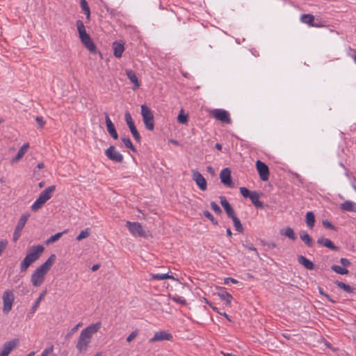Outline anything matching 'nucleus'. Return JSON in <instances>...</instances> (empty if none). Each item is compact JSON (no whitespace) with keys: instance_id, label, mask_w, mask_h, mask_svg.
Masks as SVG:
<instances>
[{"instance_id":"f257e3e1","label":"nucleus","mask_w":356,"mask_h":356,"mask_svg":"<svg viewBox=\"0 0 356 356\" xmlns=\"http://www.w3.org/2000/svg\"><path fill=\"white\" fill-rule=\"evenodd\" d=\"M102 323L97 322L92 323L81 330L76 343V348L79 353H85L91 342L92 338L101 328Z\"/></svg>"},{"instance_id":"f03ea898","label":"nucleus","mask_w":356,"mask_h":356,"mask_svg":"<svg viewBox=\"0 0 356 356\" xmlns=\"http://www.w3.org/2000/svg\"><path fill=\"white\" fill-rule=\"evenodd\" d=\"M56 257L52 254L47 260L38 267L31 275V282L34 286H40L44 281L45 275L55 262Z\"/></svg>"},{"instance_id":"7ed1b4c3","label":"nucleus","mask_w":356,"mask_h":356,"mask_svg":"<svg viewBox=\"0 0 356 356\" xmlns=\"http://www.w3.org/2000/svg\"><path fill=\"white\" fill-rule=\"evenodd\" d=\"M44 248L41 245H38L31 247L25 258L21 262L20 270L22 272H25L27 268L35 261H37L43 253Z\"/></svg>"},{"instance_id":"20e7f679","label":"nucleus","mask_w":356,"mask_h":356,"mask_svg":"<svg viewBox=\"0 0 356 356\" xmlns=\"http://www.w3.org/2000/svg\"><path fill=\"white\" fill-rule=\"evenodd\" d=\"M76 27L79 34V38L84 47L91 53L95 54L97 48L90 35L87 33L85 26L82 21H76Z\"/></svg>"},{"instance_id":"39448f33","label":"nucleus","mask_w":356,"mask_h":356,"mask_svg":"<svg viewBox=\"0 0 356 356\" xmlns=\"http://www.w3.org/2000/svg\"><path fill=\"white\" fill-rule=\"evenodd\" d=\"M56 190L54 185L50 186L45 188L41 193L36 200L31 205V210L36 211L40 209L47 201H48L52 196L53 193Z\"/></svg>"},{"instance_id":"423d86ee","label":"nucleus","mask_w":356,"mask_h":356,"mask_svg":"<svg viewBox=\"0 0 356 356\" xmlns=\"http://www.w3.org/2000/svg\"><path fill=\"white\" fill-rule=\"evenodd\" d=\"M141 115L145 128L149 131H153L154 129V115L151 109L145 104L141 106Z\"/></svg>"},{"instance_id":"0eeeda50","label":"nucleus","mask_w":356,"mask_h":356,"mask_svg":"<svg viewBox=\"0 0 356 356\" xmlns=\"http://www.w3.org/2000/svg\"><path fill=\"white\" fill-rule=\"evenodd\" d=\"M3 312L4 314H8L12 309L13 304L14 302V293L10 290H7L3 293Z\"/></svg>"},{"instance_id":"6e6552de","label":"nucleus","mask_w":356,"mask_h":356,"mask_svg":"<svg viewBox=\"0 0 356 356\" xmlns=\"http://www.w3.org/2000/svg\"><path fill=\"white\" fill-rule=\"evenodd\" d=\"M211 115L222 123L231 124L232 120L228 111L222 108H216L210 112Z\"/></svg>"},{"instance_id":"1a4fd4ad","label":"nucleus","mask_w":356,"mask_h":356,"mask_svg":"<svg viewBox=\"0 0 356 356\" xmlns=\"http://www.w3.org/2000/svg\"><path fill=\"white\" fill-rule=\"evenodd\" d=\"M126 226L134 236L145 237L146 234L140 223L138 222L127 221Z\"/></svg>"},{"instance_id":"9d476101","label":"nucleus","mask_w":356,"mask_h":356,"mask_svg":"<svg viewBox=\"0 0 356 356\" xmlns=\"http://www.w3.org/2000/svg\"><path fill=\"white\" fill-rule=\"evenodd\" d=\"M29 217V214H23L19 219L13 233V241L15 242H16L21 236L22 231Z\"/></svg>"},{"instance_id":"9b49d317","label":"nucleus","mask_w":356,"mask_h":356,"mask_svg":"<svg viewBox=\"0 0 356 356\" xmlns=\"http://www.w3.org/2000/svg\"><path fill=\"white\" fill-rule=\"evenodd\" d=\"M173 339V337L172 334L168 330H160L159 332H156L154 334V337L149 339L150 343H154L156 341H171Z\"/></svg>"},{"instance_id":"f8f14e48","label":"nucleus","mask_w":356,"mask_h":356,"mask_svg":"<svg viewBox=\"0 0 356 356\" xmlns=\"http://www.w3.org/2000/svg\"><path fill=\"white\" fill-rule=\"evenodd\" d=\"M256 168L262 181H267L269 179V168L266 163L258 160L256 161Z\"/></svg>"},{"instance_id":"ddd939ff","label":"nucleus","mask_w":356,"mask_h":356,"mask_svg":"<svg viewBox=\"0 0 356 356\" xmlns=\"http://www.w3.org/2000/svg\"><path fill=\"white\" fill-rule=\"evenodd\" d=\"M105 154L108 159L118 163H122L123 161L124 157L122 154L118 152L115 149V147L113 145L110 146L107 149H106Z\"/></svg>"},{"instance_id":"4468645a","label":"nucleus","mask_w":356,"mask_h":356,"mask_svg":"<svg viewBox=\"0 0 356 356\" xmlns=\"http://www.w3.org/2000/svg\"><path fill=\"white\" fill-rule=\"evenodd\" d=\"M19 344V339H15L6 342L1 350L0 351V356H8V355L15 349Z\"/></svg>"},{"instance_id":"2eb2a0df","label":"nucleus","mask_w":356,"mask_h":356,"mask_svg":"<svg viewBox=\"0 0 356 356\" xmlns=\"http://www.w3.org/2000/svg\"><path fill=\"white\" fill-rule=\"evenodd\" d=\"M192 177L193 181L196 183L197 186L200 190L204 191L207 188L206 179L202 174L197 171H193Z\"/></svg>"},{"instance_id":"dca6fc26","label":"nucleus","mask_w":356,"mask_h":356,"mask_svg":"<svg viewBox=\"0 0 356 356\" xmlns=\"http://www.w3.org/2000/svg\"><path fill=\"white\" fill-rule=\"evenodd\" d=\"M221 182L229 187H232V181L231 179V171L226 168L221 170L220 174Z\"/></svg>"},{"instance_id":"f3484780","label":"nucleus","mask_w":356,"mask_h":356,"mask_svg":"<svg viewBox=\"0 0 356 356\" xmlns=\"http://www.w3.org/2000/svg\"><path fill=\"white\" fill-rule=\"evenodd\" d=\"M105 121L107 127V131L109 133V134L113 137V139H118V134L116 131L115 127L107 113L105 114Z\"/></svg>"},{"instance_id":"a211bd4d","label":"nucleus","mask_w":356,"mask_h":356,"mask_svg":"<svg viewBox=\"0 0 356 356\" xmlns=\"http://www.w3.org/2000/svg\"><path fill=\"white\" fill-rule=\"evenodd\" d=\"M220 204L222 207L224 208L227 216L229 218L234 217L235 216L234 210L232 209L229 203L227 202V199L224 196L220 197Z\"/></svg>"},{"instance_id":"6ab92c4d","label":"nucleus","mask_w":356,"mask_h":356,"mask_svg":"<svg viewBox=\"0 0 356 356\" xmlns=\"http://www.w3.org/2000/svg\"><path fill=\"white\" fill-rule=\"evenodd\" d=\"M317 243L321 245L325 246L327 248H330L332 250H338V247L334 245L332 241L328 238L320 237L317 240Z\"/></svg>"},{"instance_id":"aec40b11","label":"nucleus","mask_w":356,"mask_h":356,"mask_svg":"<svg viewBox=\"0 0 356 356\" xmlns=\"http://www.w3.org/2000/svg\"><path fill=\"white\" fill-rule=\"evenodd\" d=\"M126 74L128 77V79H129V81L134 83V89H136V88H138L139 86H140V83H139V81L136 75V74L134 73V72L132 70H126Z\"/></svg>"},{"instance_id":"412c9836","label":"nucleus","mask_w":356,"mask_h":356,"mask_svg":"<svg viewBox=\"0 0 356 356\" xmlns=\"http://www.w3.org/2000/svg\"><path fill=\"white\" fill-rule=\"evenodd\" d=\"M252 203L257 207V208H263L264 204L262 202L259 200V195L256 191H252V194L249 197Z\"/></svg>"},{"instance_id":"4be33fe9","label":"nucleus","mask_w":356,"mask_h":356,"mask_svg":"<svg viewBox=\"0 0 356 356\" xmlns=\"http://www.w3.org/2000/svg\"><path fill=\"white\" fill-rule=\"evenodd\" d=\"M298 261L308 270H312L314 268V265L313 262L302 255L298 257Z\"/></svg>"},{"instance_id":"5701e85b","label":"nucleus","mask_w":356,"mask_h":356,"mask_svg":"<svg viewBox=\"0 0 356 356\" xmlns=\"http://www.w3.org/2000/svg\"><path fill=\"white\" fill-rule=\"evenodd\" d=\"M340 208L343 211L356 212V204L350 200H346L343 202L341 204Z\"/></svg>"},{"instance_id":"b1692460","label":"nucleus","mask_w":356,"mask_h":356,"mask_svg":"<svg viewBox=\"0 0 356 356\" xmlns=\"http://www.w3.org/2000/svg\"><path fill=\"white\" fill-rule=\"evenodd\" d=\"M113 54L116 58H120L124 52V47L122 43L115 42L113 44Z\"/></svg>"},{"instance_id":"393cba45","label":"nucleus","mask_w":356,"mask_h":356,"mask_svg":"<svg viewBox=\"0 0 356 356\" xmlns=\"http://www.w3.org/2000/svg\"><path fill=\"white\" fill-rule=\"evenodd\" d=\"M29 147V143L24 144L20 149L18 150L15 157L13 159V161L17 162L20 160L27 152Z\"/></svg>"},{"instance_id":"a878e982","label":"nucleus","mask_w":356,"mask_h":356,"mask_svg":"<svg viewBox=\"0 0 356 356\" xmlns=\"http://www.w3.org/2000/svg\"><path fill=\"white\" fill-rule=\"evenodd\" d=\"M300 237L301 240L308 246L312 247L313 245V240L312 237L305 231L300 233Z\"/></svg>"},{"instance_id":"bb28decb","label":"nucleus","mask_w":356,"mask_h":356,"mask_svg":"<svg viewBox=\"0 0 356 356\" xmlns=\"http://www.w3.org/2000/svg\"><path fill=\"white\" fill-rule=\"evenodd\" d=\"M218 296L222 300L226 302L227 305H229L233 299L232 295L227 291H222L218 293Z\"/></svg>"},{"instance_id":"cd10ccee","label":"nucleus","mask_w":356,"mask_h":356,"mask_svg":"<svg viewBox=\"0 0 356 356\" xmlns=\"http://www.w3.org/2000/svg\"><path fill=\"white\" fill-rule=\"evenodd\" d=\"M300 21L304 24H307L309 26H312L314 21V17L312 14H303L300 17Z\"/></svg>"},{"instance_id":"c85d7f7f","label":"nucleus","mask_w":356,"mask_h":356,"mask_svg":"<svg viewBox=\"0 0 356 356\" xmlns=\"http://www.w3.org/2000/svg\"><path fill=\"white\" fill-rule=\"evenodd\" d=\"M306 223L309 228H313L315 224V216L312 211L306 213Z\"/></svg>"},{"instance_id":"c756f323","label":"nucleus","mask_w":356,"mask_h":356,"mask_svg":"<svg viewBox=\"0 0 356 356\" xmlns=\"http://www.w3.org/2000/svg\"><path fill=\"white\" fill-rule=\"evenodd\" d=\"M151 279L152 280H164L167 279H172V275H169L168 273H163V274H151Z\"/></svg>"},{"instance_id":"7c9ffc66","label":"nucleus","mask_w":356,"mask_h":356,"mask_svg":"<svg viewBox=\"0 0 356 356\" xmlns=\"http://www.w3.org/2000/svg\"><path fill=\"white\" fill-rule=\"evenodd\" d=\"M280 234L286 236L293 241L296 238V236L293 232V229L291 227H286L284 230H281Z\"/></svg>"},{"instance_id":"2f4dec72","label":"nucleus","mask_w":356,"mask_h":356,"mask_svg":"<svg viewBox=\"0 0 356 356\" xmlns=\"http://www.w3.org/2000/svg\"><path fill=\"white\" fill-rule=\"evenodd\" d=\"M67 232V230L65 229L64 230L63 232H58L53 236H51V237H49L47 241H46V244L47 245H49L51 243H53L56 241H57L62 236L63 234H65Z\"/></svg>"},{"instance_id":"473e14b6","label":"nucleus","mask_w":356,"mask_h":356,"mask_svg":"<svg viewBox=\"0 0 356 356\" xmlns=\"http://www.w3.org/2000/svg\"><path fill=\"white\" fill-rule=\"evenodd\" d=\"M334 284L339 287L340 289H343L346 292L348 293H352L353 292L354 289L351 287L350 285H348L340 281H335Z\"/></svg>"},{"instance_id":"72a5a7b5","label":"nucleus","mask_w":356,"mask_h":356,"mask_svg":"<svg viewBox=\"0 0 356 356\" xmlns=\"http://www.w3.org/2000/svg\"><path fill=\"white\" fill-rule=\"evenodd\" d=\"M80 6L83 13L86 15L87 19H89L90 15V10L87 1L80 0Z\"/></svg>"},{"instance_id":"f704fd0d","label":"nucleus","mask_w":356,"mask_h":356,"mask_svg":"<svg viewBox=\"0 0 356 356\" xmlns=\"http://www.w3.org/2000/svg\"><path fill=\"white\" fill-rule=\"evenodd\" d=\"M47 293V290H44L42 293H40L35 302L32 307V313H35L38 307H39L40 302L44 299L45 295Z\"/></svg>"},{"instance_id":"c9c22d12","label":"nucleus","mask_w":356,"mask_h":356,"mask_svg":"<svg viewBox=\"0 0 356 356\" xmlns=\"http://www.w3.org/2000/svg\"><path fill=\"white\" fill-rule=\"evenodd\" d=\"M231 218L233 220L236 230L239 233H242L243 232V228L240 220L236 216V215L234 216V217H232Z\"/></svg>"},{"instance_id":"e433bc0d","label":"nucleus","mask_w":356,"mask_h":356,"mask_svg":"<svg viewBox=\"0 0 356 356\" xmlns=\"http://www.w3.org/2000/svg\"><path fill=\"white\" fill-rule=\"evenodd\" d=\"M331 269L334 272H335L339 275H347L348 273V270L346 268H342L337 265H332L331 266Z\"/></svg>"},{"instance_id":"4c0bfd02","label":"nucleus","mask_w":356,"mask_h":356,"mask_svg":"<svg viewBox=\"0 0 356 356\" xmlns=\"http://www.w3.org/2000/svg\"><path fill=\"white\" fill-rule=\"evenodd\" d=\"M90 229L89 228H86L83 230H82L80 234L76 236V239L78 241H81L82 239L86 238L90 236Z\"/></svg>"},{"instance_id":"58836bf2","label":"nucleus","mask_w":356,"mask_h":356,"mask_svg":"<svg viewBox=\"0 0 356 356\" xmlns=\"http://www.w3.org/2000/svg\"><path fill=\"white\" fill-rule=\"evenodd\" d=\"M121 139L126 147L130 149L134 152H136V148L134 147L131 140L129 138L122 137Z\"/></svg>"},{"instance_id":"ea45409f","label":"nucleus","mask_w":356,"mask_h":356,"mask_svg":"<svg viewBox=\"0 0 356 356\" xmlns=\"http://www.w3.org/2000/svg\"><path fill=\"white\" fill-rule=\"evenodd\" d=\"M177 121L179 123L185 124L188 122V115L184 113V111L181 109L177 116Z\"/></svg>"},{"instance_id":"a19ab883","label":"nucleus","mask_w":356,"mask_h":356,"mask_svg":"<svg viewBox=\"0 0 356 356\" xmlns=\"http://www.w3.org/2000/svg\"><path fill=\"white\" fill-rule=\"evenodd\" d=\"M170 298L171 300H172L174 302L179 303L182 305H186V300L183 297L179 296L178 295H175V296L170 295Z\"/></svg>"},{"instance_id":"79ce46f5","label":"nucleus","mask_w":356,"mask_h":356,"mask_svg":"<svg viewBox=\"0 0 356 356\" xmlns=\"http://www.w3.org/2000/svg\"><path fill=\"white\" fill-rule=\"evenodd\" d=\"M129 129H130V131H131L133 137L134 138V139L137 142L140 143L141 140V138H140V136L136 126H133L132 127H130Z\"/></svg>"},{"instance_id":"37998d69","label":"nucleus","mask_w":356,"mask_h":356,"mask_svg":"<svg viewBox=\"0 0 356 356\" xmlns=\"http://www.w3.org/2000/svg\"><path fill=\"white\" fill-rule=\"evenodd\" d=\"M124 118H125V121H126L127 124L128 125L129 128L132 127L133 126H135L134 121L132 120L131 115L129 112H128V111L125 112Z\"/></svg>"},{"instance_id":"c03bdc74","label":"nucleus","mask_w":356,"mask_h":356,"mask_svg":"<svg viewBox=\"0 0 356 356\" xmlns=\"http://www.w3.org/2000/svg\"><path fill=\"white\" fill-rule=\"evenodd\" d=\"M204 216L209 219L213 225H218V221L213 218V215L208 211H204Z\"/></svg>"},{"instance_id":"a18cd8bd","label":"nucleus","mask_w":356,"mask_h":356,"mask_svg":"<svg viewBox=\"0 0 356 356\" xmlns=\"http://www.w3.org/2000/svg\"><path fill=\"white\" fill-rule=\"evenodd\" d=\"M240 192L241 194L244 197H249L250 195L252 194V191H250L247 188L245 187H241L240 188Z\"/></svg>"},{"instance_id":"49530a36","label":"nucleus","mask_w":356,"mask_h":356,"mask_svg":"<svg viewBox=\"0 0 356 356\" xmlns=\"http://www.w3.org/2000/svg\"><path fill=\"white\" fill-rule=\"evenodd\" d=\"M53 352L54 346H51L50 347L44 349L40 356H49V355H52Z\"/></svg>"},{"instance_id":"de8ad7c7","label":"nucleus","mask_w":356,"mask_h":356,"mask_svg":"<svg viewBox=\"0 0 356 356\" xmlns=\"http://www.w3.org/2000/svg\"><path fill=\"white\" fill-rule=\"evenodd\" d=\"M211 207L217 214H220L222 212L220 207L215 202H211Z\"/></svg>"},{"instance_id":"09e8293b","label":"nucleus","mask_w":356,"mask_h":356,"mask_svg":"<svg viewBox=\"0 0 356 356\" xmlns=\"http://www.w3.org/2000/svg\"><path fill=\"white\" fill-rule=\"evenodd\" d=\"M138 334V330L133 331L127 337V341L130 343L132 341Z\"/></svg>"},{"instance_id":"8fccbe9b","label":"nucleus","mask_w":356,"mask_h":356,"mask_svg":"<svg viewBox=\"0 0 356 356\" xmlns=\"http://www.w3.org/2000/svg\"><path fill=\"white\" fill-rule=\"evenodd\" d=\"M322 224L325 228L330 229L332 230L336 229L335 227L327 220H323Z\"/></svg>"},{"instance_id":"3c124183","label":"nucleus","mask_w":356,"mask_h":356,"mask_svg":"<svg viewBox=\"0 0 356 356\" xmlns=\"http://www.w3.org/2000/svg\"><path fill=\"white\" fill-rule=\"evenodd\" d=\"M35 120L38 124V128H42L43 126L45 124V121L41 116H37Z\"/></svg>"},{"instance_id":"603ef678","label":"nucleus","mask_w":356,"mask_h":356,"mask_svg":"<svg viewBox=\"0 0 356 356\" xmlns=\"http://www.w3.org/2000/svg\"><path fill=\"white\" fill-rule=\"evenodd\" d=\"M8 245V241L6 240L0 241V256L3 253V250L6 249Z\"/></svg>"},{"instance_id":"864d4df0","label":"nucleus","mask_w":356,"mask_h":356,"mask_svg":"<svg viewBox=\"0 0 356 356\" xmlns=\"http://www.w3.org/2000/svg\"><path fill=\"white\" fill-rule=\"evenodd\" d=\"M243 246L248 250L254 252L256 256L259 257V253L257 252V249L252 245H244L243 244Z\"/></svg>"},{"instance_id":"5fc2aeb1","label":"nucleus","mask_w":356,"mask_h":356,"mask_svg":"<svg viewBox=\"0 0 356 356\" xmlns=\"http://www.w3.org/2000/svg\"><path fill=\"white\" fill-rule=\"evenodd\" d=\"M340 263L343 266H349L350 265V261L346 258H341Z\"/></svg>"},{"instance_id":"6e6d98bb","label":"nucleus","mask_w":356,"mask_h":356,"mask_svg":"<svg viewBox=\"0 0 356 356\" xmlns=\"http://www.w3.org/2000/svg\"><path fill=\"white\" fill-rule=\"evenodd\" d=\"M229 282H232L233 284H236V283H238V281L232 277H226L224 280V283L228 284Z\"/></svg>"},{"instance_id":"4d7b16f0","label":"nucleus","mask_w":356,"mask_h":356,"mask_svg":"<svg viewBox=\"0 0 356 356\" xmlns=\"http://www.w3.org/2000/svg\"><path fill=\"white\" fill-rule=\"evenodd\" d=\"M83 325V323H79L78 324H76L72 330H71V332L70 334H72V333H74L77 331V330L79 329V327L82 326Z\"/></svg>"},{"instance_id":"13d9d810","label":"nucleus","mask_w":356,"mask_h":356,"mask_svg":"<svg viewBox=\"0 0 356 356\" xmlns=\"http://www.w3.org/2000/svg\"><path fill=\"white\" fill-rule=\"evenodd\" d=\"M99 267H100L99 264H95L92 266L91 270L92 271H96L99 268Z\"/></svg>"},{"instance_id":"bf43d9fd","label":"nucleus","mask_w":356,"mask_h":356,"mask_svg":"<svg viewBox=\"0 0 356 356\" xmlns=\"http://www.w3.org/2000/svg\"><path fill=\"white\" fill-rule=\"evenodd\" d=\"M325 297L331 302L334 303L335 300H334L328 294H325Z\"/></svg>"},{"instance_id":"052dcab7","label":"nucleus","mask_w":356,"mask_h":356,"mask_svg":"<svg viewBox=\"0 0 356 356\" xmlns=\"http://www.w3.org/2000/svg\"><path fill=\"white\" fill-rule=\"evenodd\" d=\"M207 170L210 173H212V174L214 173V170L211 166H207Z\"/></svg>"},{"instance_id":"680f3d73","label":"nucleus","mask_w":356,"mask_h":356,"mask_svg":"<svg viewBox=\"0 0 356 356\" xmlns=\"http://www.w3.org/2000/svg\"><path fill=\"white\" fill-rule=\"evenodd\" d=\"M318 292H319V293H320L321 295H322V296H325V294H326V293L323 291V289H322L321 287L318 286Z\"/></svg>"},{"instance_id":"e2e57ef3","label":"nucleus","mask_w":356,"mask_h":356,"mask_svg":"<svg viewBox=\"0 0 356 356\" xmlns=\"http://www.w3.org/2000/svg\"><path fill=\"white\" fill-rule=\"evenodd\" d=\"M226 232H227V235L229 237L232 236V231L229 228H227V230H226Z\"/></svg>"},{"instance_id":"0e129e2a","label":"nucleus","mask_w":356,"mask_h":356,"mask_svg":"<svg viewBox=\"0 0 356 356\" xmlns=\"http://www.w3.org/2000/svg\"><path fill=\"white\" fill-rule=\"evenodd\" d=\"M44 167V165L43 163H39L37 165V168L38 169H42Z\"/></svg>"},{"instance_id":"69168bd1","label":"nucleus","mask_w":356,"mask_h":356,"mask_svg":"<svg viewBox=\"0 0 356 356\" xmlns=\"http://www.w3.org/2000/svg\"><path fill=\"white\" fill-rule=\"evenodd\" d=\"M323 25L321 24H314L313 23V25H312V27H323Z\"/></svg>"},{"instance_id":"338daca9","label":"nucleus","mask_w":356,"mask_h":356,"mask_svg":"<svg viewBox=\"0 0 356 356\" xmlns=\"http://www.w3.org/2000/svg\"><path fill=\"white\" fill-rule=\"evenodd\" d=\"M221 353L223 355V356H235L234 355H232V353H224V352H221Z\"/></svg>"},{"instance_id":"774afa93","label":"nucleus","mask_w":356,"mask_h":356,"mask_svg":"<svg viewBox=\"0 0 356 356\" xmlns=\"http://www.w3.org/2000/svg\"><path fill=\"white\" fill-rule=\"evenodd\" d=\"M216 148L219 149V150H221L222 149V145L219 143H216Z\"/></svg>"}]
</instances>
